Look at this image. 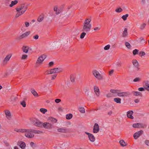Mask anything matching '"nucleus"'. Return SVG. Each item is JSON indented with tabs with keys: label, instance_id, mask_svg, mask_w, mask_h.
<instances>
[{
	"label": "nucleus",
	"instance_id": "1",
	"mask_svg": "<svg viewBox=\"0 0 149 149\" xmlns=\"http://www.w3.org/2000/svg\"><path fill=\"white\" fill-rule=\"evenodd\" d=\"M14 131L22 133H25V136L26 137L29 138H33L34 136L33 132V129L24 128H15L14 129Z\"/></svg>",
	"mask_w": 149,
	"mask_h": 149
},
{
	"label": "nucleus",
	"instance_id": "2",
	"mask_svg": "<svg viewBox=\"0 0 149 149\" xmlns=\"http://www.w3.org/2000/svg\"><path fill=\"white\" fill-rule=\"evenodd\" d=\"M27 9L26 6L22 5L18 6L15 8L17 13L15 15V17L18 18L19 16L23 14L26 12Z\"/></svg>",
	"mask_w": 149,
	"mask_h": 149
},
{
	"label": "nucleus",
	"instance_id": "3",
	"mask_svg": "<svg viewBox=\"0 0 149 149\" xmlns=\"http://www.w3.org/2000/svg\"><path fill=\"white\" fill-rule=\"evenodd\" d=\"M91 21V19L90 18H86L83 24L82 31L87 32L90 30L91 26V25L90 23Z\"/></svg>",
	"mask_w": 149,
	"mask_h": 149
},
{
	"label": "nucleus",
	"instance_id": "4",
	"mask_svg": "<svg viewBox=\"0 0 149 149\" xmlns=\"http://www.w3.org/2000/svg\"><path fill=\"white\" fill-rule=\"evenodd\" d=\"M30 120L35 125L39 127H42V123L38 119L36 118H31L30 119Z\"/></svg>",
	"mask_w": 149,
	"mask_h": 149
},
{
	"label": "nucleus",
	"instance_id": "5",
	"mask_svg": "<svg viewBox=\"0 0 149 149\" xmlns=\"http://www.w3.org/2000/svg\"><path fill=\"white\" fill-rule=\"evenodd\" d=\"M93 76L98 80H100L103 79L102 75L96 70H93L92 72Z\"/></svg>",
	"mask_w": 149,
	"mask_h": 149
},
{
	"label": "nucleus",
	"instance_id": "6",
	"mask_svg": "<svg viewBox=\"0 0 149 149\" xmlns=\"http://www.w3.org/2000/svg\"><path fill=\"white\" fill-rule=\"evenodd\" d=\"M62 71V70L60 68H56L51 69L49 71H47V74H49L60 72Z\"/></svg>",
	"mask_w": 149,
	"mask_h": 149
},
{
	"label": "nucleus",
	"instance_id": "7",
	"mask_svg": "<svg viewBox=\"0 0 149 149\" xmlns=\"http://www.w3.org/2000/svg\"><path fill=\"white\" fill-rule=\"evenodd\" d=\"M46 58L45 55H42L39 56L37 61L36 64L38 65H41L42 64L43 62Z\"/></svg>",
	"mask_w": 149,
	"mask_h": 149
},
{
	"label": "nucleus",
	"instance_id": "8",
	"mask_svg": "<svg viewBox=\"0 0 149 149\" xmlns=\"http://www.w3.org/2000/svg\"><path fill=\"white\" fill-rule=\"evenodd\" d=\"M132 127L134 128H142L146 127V125L144 124L139 123L134 124L132 125Z\"/></svg>",
	"mask_w": 149,
	"mask_h": 149
},
{
	"label": "nucleus",
	"instance_id": "9",
	"mask_svg": "<svg viewBox=\"0 0 149 149\" xmlns=\"http://www.w3.org/2000/svg\"><path fill=\"white\" fill-rule=\"evenodd\" d=\"M85 133L88 136L89 139L91 142H93L95 141V138L93 134L87 132H85Z\"/></svg>",
	"mask_w": 149,
	"mask_h": 149
},
{
	"label": "nucleus",
	"instance_id": "10",
	"mask_svg": "<svg viewBox=\"0 0 149 149\" xmlns=\"http://www.w3.org/2000/svg\"><path fill=\"white\" fill-rule=\"evenodd\" d=\"M143 131L141 130L135 133L133 135L134 139H137L138 138L143 134Z\"/></svg>",
	"mask_w": 149,
	"mask_h": 149
},
{
	"label": "nucleus",
	"instance_id": "11",
	"mask_svg": "<svg viewBox=\"0 0 149 149\" xmlns=\"http://www.w3.org/2000/svg\"><path fill=\"white\" fill-rule=\"evenodd\" d=\"M132 63L133 65L134 66L135 70L136 71H139V63L136 60H133Z\"/></svg>",
	"mask_w": 149,
	"mask_h": 149
},
{
	"label": "nucleus",
	"instance_id": "12",
	"mask_svg": "<svg viewBox=\"0 0 149 149\" xmlns=\"http://www.w3.org/2000/svg\"><path fill=\"white\" fill-rule=\"evenodd\" d=\"M99 130L98 125L97 123H95L93 127V132L94 133H96L99 131Z\"/></svg>",
	"mask_w": 149,
	"mask_h": 149
},
{
	"label": "nucleus",
	"instance_id": "13",
	"mask_svg": "<svg viewBox=\"0 0 149 149\" xmlns=\"http://www.w3.org/2000/svg\"><path fill=\"white\" fill-rule=\"evenodd\" d=\"M11 57V55L10 54H8L6 56V57L4 58L3 62V65L6 64L7 62L9 61L10 58Z\"/></svg>",
	"mask_w": 149,
	"mask_h": 149
},
{
	"label": "nucleus",
	"instance_id": "14",
	"mask_svg": "<svg viewBox=\"0 0 149 149\" xmlns=\"http://www.w3.org/2000/svg\"><path fill=\"white\" fill-rule=\"evenodd\" d=\"M52 125L49 123H43L42 126H43L45 128L49 129L52 127Z\"/></svg>",
	"mask_w": 149,
	"mask_h": 149
},
{
	"label": "nucleus",
	"instance_id": "15",
	"mask_svg": "<svg viewBox=\"0 0 149 149\" xmlns=\"http://www.w3.org/2000/svg\"><path fill=\"white\" fill-rule=\"evenodd\" d=\"M17 145L19 146L22 149H24L26 147V144L25 143L22 141H19L17 143Z\"/></svg>",
	"mask_w": 149,
	"mask_h": 149
},
{
	"label": "nucleus",
	"instance_id": "16",
	"mask_svg": "<svg viewBox=\"0 0 149 149\" xmlns=\"http://www.w3.org/2000/svg\"><path fill=\"white\" fill-rule=\"evenodd\" d=\"M143 87L145 90L149 91V81H146L144 82Z\"/></svg>",
	"mask_w": 149,
	"mask_h": 149
},
{
	"label": "nucleus",
	"instance_id": "17",
	"mask_svg": "<svg viewBox=\"0 0 149 149\" xmlns=\"http://www.w3.org/2000/svg\"><path fill=\"white\" fill-rule=\"evenodd\" d=\"M128 93L126 92H119V91L118 93L117 96L120 97H124L127 95Z\"/></svg>",
	"mask_w": 149,
	"mask_h": 149
},
{
	"label": "nucleus",
	"instance_id": "18",
	"mask_svg": "<svg viewBox=\"0 0 149 149\" xmlns=\"http://www.w3.org/2000/svg\"><path fill=\"white\" fill-rule=\"evenodd\" d=\"M133 112L132 111H129L127 113V116L128 118H130L131 119H134V117L132 116L133 115Z\"/></svg>",
	"mask_w": 149,
	"mask_h": 149
},
{
	"label": "nucleus",
	"instance_id": "19",
	"mask_svg": "<svg viewBox=\"0 0 149 149\" xmlns=\"http://www.w3.org/2000/svg\"><path fill=\"white\" fill-rule=\"evenodd\" d=\"M5 113L6 118L8 120H10L11 118V115L10 112L8 110L5 111Z\"/></svg>",
	"mask_w": 149,
	"mask_h": 149
},
{
	"label": "nucleus",
	"instance_id": "20",
	"mask_svg": "<svg viewBox=\"0 0 149 149\" xmlns=\"http://www.w3.org/2000/svg\"><path fill=\"white\" fill-rule=\"evenodd\" d=\"M132 93L133 95L135 96H139L140 97H142L143 96L142 93L139 91H133L132 92Z\"/></svg>",
	"mask_w": 149,
	"mask_h": 149
},
{
	"label": "nucleus",
	"instance_id": "21",
	"mask_svg": "<svg viewBox=\"0 0 149 149\" xmlns=\"http://www.w3.org/2000/svg\"><path fill=\"white\" fill-rule=\"evenodd\" d=\"M29 34V33L26 32L20 36L19 38V39H22L27 37Z\"/></svg>",
	"mask_w": 149,
	"mask_h": 149
},
{
	"label": "nucleus",
	"instance_id": "22",
	"mask_svg": "<svg viewBox=\"0 0 149 149\" xmlns=\"http://www.w3.org/2000/svg\"><path fill=\"white\" fill-rule=\"evenodd\" d=\"M94 90L95 93L97 96H99L100 95L99 89L97 87L94 86Z\"/></svg>",
	"mask_w": 149,
	"mask_h": 149
},
{
	"label": "nucleus",
	"instance_id": "23",
	"mask_svg": "<svg viewBox=\"0 0 149 149\" xmlns=\"http://www.w3.org/2000/svg\"><path fill=\"white\" fill-rule=\"evenodd\" d=\"M57 131L59 132L65 133L67 132V130L65 128H60L58 129Z\"/></svg>",
	"mask_w": 149,
	"mask_h": 149
},
{
	"label": "nucleus",
	"instance_id": "24",
	"mask_svg": "<svg viewBox=\"0 0 149 149\" xmlns=\"http://www.w3.org/2000/svg\"><path fill=\"white\" fill-rule=\"evenodd\" d=\"M128 35L127 29V28H125L123 32L122 36L123 37H125L127 36Z\"/></svg>",
	"mask_w": 149,
	"mask_h": 149
},
{
	"label": "nucleus",
	"instance_id": "25",
	"mask_svg": "<svg viewBox=\"0 0 149 149\" xmlns=\"http://www.w3.org/2000/svg\"><path fill=\"white\" fill-rule=\"evenodd\" d=\"M48 120L50 122H52L53 123H56L57 121V120L56 118L52 117L49 118Z\"/></svg>",
	"mask_w": 149,
	"mask_h": 149
},
{
	"label": "nucleus",
	"instance_id": "26",
	"mask_svg": "<svg viewBox=\"0 0 149 149\" xmlns=\"http://www.w3.org/2000/svg\"><path fill=\"white\" fill-rule=\"evenodd\" d=\"M31 91L33 96L35 97H38L39 96L38 93L34 89H31Z\"/></svg>",
	"mask_w": 149,
	"mask_h": 149
},
{
	"label": "nucleus",
	"instance_id": "27",
	"mask_svg": "<svg viewBox=\"0 0 149 149\" xmlns=\"http://www.w3.org/2000/svg\"><path fill=\"white\" fill-rule=\"evenodd\" d=\"M18 3V1L17 0H15L14 1H12L11 3L9 5V6L10 7H12L14 5Z\"/></svg>",
	"mask_w": 149,
	"mask_h": 149
},
{
	"label": "nucleus",
	"instance_id": "28",
	"mask_svg": "<svg viewBox=\"0 0 149 149\" xmlns=\"http://www.w3.org/2000/svg\"><path fill=\"white\" fill-rule=\"evenodd\" d=\"M79 111L82 113H85V109L84 108L82 107H80L78 108Z\"/></svg>",
	"mask_w": 149,
	"mask_h": 149
},
{
	"label": "nucleus",
	"instance_id": "29",
	"mask_svg": "<svg viewBox=\"0 0 149 149\" xmlns=\"http://www.w3.org/2000/svg\"><path fill=\"white\" fill-rule=\"evenodd\" d=\"M114 101L117 103L120 104L121 103V99L117 97L114 98Z\"/></svg>",
	"mask_w": 149,
	"mask_h": 149
},
{
	"label": "nucleus",
	"instance_id": "30",
	"mask_svg": "<svg viewBox=\"0 0 149 149\" xmlns=\"http://www.w3.org/2000/svg\"><path fill=\"white\" fill-rule=\"evenodd\" d=\"M28 47H27L24 46L22 48V50L24 52L27 53H28L29 49Z\"/></svg>",
	"mask_w": 149,
	"mask_h": 149
},
{
	"label": "nucleus",
	"instance_id": "31",
	"mask_svg": "<svg viewBox=\"0 0 149 149\" xmlns=\"http://www.w3.org/2000/svg\"><path fill=\"white\" fill-rule=\"evenodd\" d=\"M119 143L120 145L122 146H125L127 145L126 143L123 140L120 141Z\"/></svg>",
	"mask_w": 149,
	"mask_h": 149
},
{
	"label": "nucleus",
	"instance_id": "32",
	"mask_svg": "<svg viewBox=\"0 0 149 149\" xmlns=\"http://www.w3.org/2000/svg\"><path fill=\"white\" fill-rule=\"evenodd\" d=\"M75 75L74 74H71L70 76V79L71 82H74L75 81Z\"/></svg>",
	"mask_w": 149,
	"mask_h": 149
},
{
	"label": "nucleus",
	"instance_id": "33",
	"mask_svg": "<svg viewBox=\"0 0 149 149\" xmlns=\"http://www.w3.org/2000/svg\"><path fill=\"white\" fill-rule=\"evenodd\" d=\"M72 117V114L70 113L68 114H67L66 115V118L67 119L70 120Z\"/></svg>",
	"mask_w": 149,
	"mask_h": 149
},
{
	"label": "nucleus",
	"instance_id": "34",
	"mask_svg": "<svg viewBox=\"0 0 149 149\" xmlns=\"http://www.w3.org/2000/svg\"><path fill=\"white\" fill-rule=\"evenodd\" d=\"M128 16L129 15L127 14L125 15H123L122 17L121 18L124 21H125L127 19V18L128 17Z\"/></svg>",
	"mask_w": 149,
	"mask_h": 149
},
{
	"label": "nucleus",
	"instance_id": "35",
	"mask_svg": "<svg viewBox=\"0 0 149 149\" xmlns=\"http://www.w3.org/2000/svg\"><path fill=\"white\" fill-rule=\"evenodd\" d=\"M146 24L145 23H143L140 26V29L141 30H143L145 27Z\"/></svg>",
	"mask_w": 149,
	"mask_h": 149
},
{
	"label": "nucleus",
	"instance_id": "36",
	"mask_svg": "<svg viewBox=\"0 0 149 149\" xmlns=\"http://www.w3.org/2000/svg\"><path fill=\"white\" fill-rule=\"evenodd\" d=\"M118 91V90H114V89H111L110 91L111 93H113L114 94H116V95H117Z\"/></svg>",
	"mask_w": 149,
	"mask_h": 149
},
{
	"label": "nucleus",
	"instance_id": "37",
	"mask_svg": "<svg viewBox=\"0 0 149 149\" xmlns=\"http://www.w3.org/2000/svg\"><path fill=\"white\" fill-rule=\"evenodd\" d=\"M123 9L121 8H119L116 9L115 10V12L117 13H121L123 11Z\"/></svg>",
	"mask_w": 149,
	"mask_h": 149
},
{
	"label": "nucleus",
	"instance_id": "38",
	"mask_svg": "<svg viewBox=\"0 0 149 149\" xmlns=\"http://www.w3.org/2000/svg\"><path fill=\"white\" fill-rule=\"evenodd\" d=\"M16 99L17 97H11L9 99V101L10 102H14Z\"/></svg>",
	"mask_w": 149,
	"mask_h": 149
},
{
	"label": "nucleus",
	"instance_id": "39",
	"mask_svg": "<svg viewBox=\"0 0 149 149\" xmlns=\"http://www.w3.org/2000/svg\"><path fill=\"white\" fill-rule=\"evenodd\" d=\"M125 45L126 46L128 49H130L131 47V46L130 44L128 42H125Z\"/></svg>",
	"mask_w": 149,
	"mask_h": 149
},
{
	"label": "nucleus",
	"instance_id": "40",
	"mask_svg": "<svg viewBox=\"0 0 149 149\" xmlns=\"http://www.w3.org/2000/svg\"><path fill=\"white\" fill-rule=\"evenodd\" d=\"M86 35V33L85 32H82L80 35V38L81 39L83 38Z\"/></svg>",
	"mask_w": 149,
	"mask_h": 149
},
{
	"label": "nucleus",
	"instance_id": "41",
	"mask_svg": "<svg viewBox=\"0 0 149 149\" xmlns=\"http://www.w3.org/2000/svg\"><path fill=\"white\" fill-rule=\"evenodd\" d=\"M40 111L43 113H45L46 112H47V110L44 108H41L40 109Z\"/></svg>",
	"mask_w": 149,
	"mask_h": 149
},
{
	"label": "nucleus",
	"instance_id": "42",
	"mask_svg": "<svg viewBox=\"0 0 149 149\" xmlns=\"http://www.w3.org/2000/svg\"><path fill=\"white\" fill-rule=\"evenodd\" d=\"M21 104L23 107H25L26 106V104L25 102L24 101H22L20 102Z\"/></svg>",
	"mask_w": 149,
	"mask_h": 149
},
{
	"label": "nucleus",
	"instance_id": "43",
	"mask_svg": "<svg viewBox=\"0 0 149 149\" xmlns=\"http://www.w3.org/2000/svg\"><path fill=\"white\" fill-rule=\"evenodd\" d=\"M141 80V78L139 77H136L135 79H134V80L133 81L134 82H139Z\"/></svg>",
	"mask_w": 149,
	"mask_h": 149
},
{
	"label": "nucleus",
	"instance_id": "44",
	"mask_svg": "<svg viewBox=\"0 0 149 149\" xmlns=\"http://www.w3.org/2000/svg\"><path fill=\"white\" fill-rule=\"evenodd\" d=\"M139 50L137 49H135L133 51V54L134 55H135L138 54Z\"/></svg>",
	"mask_w": 149,
	"mask_h": 149
},
{
	"label": "nucleus",
	"instance_id": "45",
	"mask_svg": "<svg viewBox=\"0 0 149 149\" xmlns=\"http://www.w3.org/2000/svg\"><path fill=\"white\" fill-rule=\"evenodd\" d=\"M33 133L36 134H40L42 132V131H40L39 130H33Z\"/></svg>",
	"mask_w": 149,
	"mask_h": 149
},
{
	"label": "nucleus",
	"instance_id": "46",
	"mask_svg": "<svg viewBox=\"0 0 149 149\" xmlns=\"http://www.w3.org/2000/svg\"><path fill=\"white\" fill-rule=\"evenodd\" d=\"M43 19V17L42 16H40L38 19V21L39 22H41Z\"/></svg>",
	"mask_w": 149,
	"mask_h": 149
},
{
	"label": "nucleus",
	"instance_id": "47",
	"mask_svg": "<svg viewBox=\"0 0 149 149\" xmlns=\"http://www.w3.org/2000/svg\"><path fill=\"white\" fill-rule=\"evenodd\" d=\"M139 56H142L145 55L146 54L144 52H140L139 53Z\"/></svg>",
	"mask_w": 149,
	"mask_h": 149
},
{
	"label": "nucleus",
	"instance_id": "48",
	"mask_svg": "<svg viewBox=\"0 0 149 149\" xmlns=\"http://www.w3.org/2000/svg\"><path fill=\"white\" fill-rule=\"evenodd\" d=\"M110 47V45H108L104 47V49L105 50H108L109 49Z\"/></svg>",
	"mask_w": 149,
	"mask_h": 149
},
{
	"label": "nucleus",
	"instance_id": "49",
	"mask_svg": "<svg viewBox=\"0 0 149 149\" xmlns=\"http://www.w3.org/2000/svg\"><path fill=\"white\" fill-rule=\"evenodd\" d=\"M28 56L26 55H23L21 58V59H22L24 60L26 59L27 57Z\"/></svg>",
	"mask_w": 149,
	"mask_h": 149
},
{
	"label": "nucleus",
	"instance_id": "50",
	"mask_svg": "<svg viewBox=\"0 0 149 149\" xmlns=\"http://www.w3.org/2000/svg\"><path fill=\"white\" fill-rule=\"evenodd\" d=\"M145 88L144 87H140L138 88V90L140 91H144L145 90Z\"/></svg>",
	"mask_w": 149,
	"mask_h": 149
},
{
	"label": "nucleus",
	"instance_id": "51",
	"mask_svg": "<svg viewBox=\"0 0 149 149\" xmlns=\"http://www.w3.org/2000/svg\"><path fill=\"white\" fill-rule=\"evenodd\" d=\"M33 39H34L35 40H37L39 38V36L37 34L36 35L33 36Z\"/></svg>",
	"mask_w": 149,
	"mask_h": 149
},
{
	"label": "nucleus",
	"instance_id": "52",
	"mask_svg": "<svg viewBox=\"0 0 149 149\" xmlns=\"http://www.w3.org/2000/svg\"><path fill=\"white\" fill-rule=\"evenodd\" d=\"M106 96L108 97H110L113 96V94L111 93H109Z\"/></svg>",
	"mask_w": 149,
	"mask_h": 149
},
{
	"label": "nucleus",
	"instance_id": "53",
	"mask_svg": "<svg viewBox=\"0 0 149 149\" xmlns=\"http://www.w3.org/2000/svg\"><path fill=\"white\" fill-rule=\"evenodd\" d=\"M139 39L140 40V42H141L142 41H143V43H145L146 42L145 41V40L143 38H140Z\"/></svg>",
	"mask_w": 149,
	"mask_h": 149
},
{
	"label": "nucleus",
	"instance_id": "54",
	"mask_svg": "<svg viewBox=\"0 0 149 149\" xmlns=\"http://www.w3.org/2000/svg\"><path fill=\"white\" fill-rule=\"evenodd\" d=\"M145 144L147 146H149V141L148 140H146L145 141Z\"/></svg>",
	"mask_w": 149,
	"mask_h": 149
},
{
	"label": "nucleus",
	"instance_id": "55",
	"mask_svg": "<svg viewBox=\"0 0 149 149\" xmlns=\"http://www.w3.org/2000/svg\"><path fill=\"white\" fill-rule=\"evenodd\" d=\"M55 101L56 103H58L61 101V100L58 99H56V100H55Z\"/></svg>",
	"mask_w": 149,
	"mask_h": 149
},
{
	"label": "nucleus",
	"instance_id": "56",
	"mask_svg": "<svg viewBox=\"0 0 149 149\" xmlns=\"http://www.w3.org/2000/svg\"><path fill=\"white\" fill-rule=\"evenodd\" d=\"M57 76V75L56 74H54L52 75V80H54L55 79Z\"/></svg>",
	"mask_w": 149,
	"mask_h": 149
},
{
	"label": "nucleus",
	"instance_id": "57",
	"mask_svg": "<svg viewBox=\"0 0 149 149\" xmlns=\"http://www.w3.org/2000/svg\"><path fill=\"white\" fill-rule=\"evenodd\" d=\"M100 28L99 27H97L95 28L94 30L95 31H97L100 30Z\"/></svg>",
	"mask_w": 149,
	"mask_h": 149
},
{
	"label": "nucleus",
	"instance_id": "58",
	"mask_svg": "<svg viewBox=\"0 0 149 149\" xmlns=\"http://www.w3.org/2000/svg\"><path fill=\"white\" fill-rule=\"evenodd\" d=\"M63 108L61 107H59L58 108V111H63Z\"/></svg>",
	"mask_w": 149,
	"mask_h": 149
},
{
	"label": "nucleus",
	"instance_id": "59",
	"mask_svg": "<svg viewBox=\"0 0 149 149\" xmlns=\"http://www.w3.org/2000/svg\"><path fill=\"white\" fill-rule=\"evenodd\" d=\"M11 0H6L5 1V3L6 5L9 3Z\"/></svg>",
	"mask_w": 149,
	"mask_h": 149
},
{
	"label": "nucleus",
	"instance_id": "60",
	"mask_svg": "<svg viewBox=\"0 0 149 149\" xmlns=\"http://www.w3.org/2000/svg\"><path fill=\"white\" fill-rule=\"evenodd\" d=\"M25 24L26 27H28L29 26V23L27 22H25Z\"/></svg>",
	"mask_w": 149,
	"mask_h": 149
},
{
	"label": "nucleus",
	"instance_id": "61",
	"mask_svg": "<svg viewBox=\"0 0 149 149\" xmlns=\"http://www.w3.org/2000/svg\"><path fill=\"white\" fill-rule=\"evenodd\" d=\"M54 64V63L53 61H51L50 62L49 64V65L50 66L53 65Z\"/></svg>",
	"mask_w": 149,
	"mask_h": 149
},
{
	"label": "nucleus",
	"instance_id": "62",
	"mask_svg": "<svg viewBox=\"0 0 149 149\" xmlns=\"http://www.w3.org/2000/svg\"><path fill=\"white\" fill-rule=\"evenodd\" d=\"M113 112L111 110L108 112V114L109 115H111L112 113Z\"/></svg>",
	"mask_w": 149,
	"mask_h": 149
},
{
	"label": "nucleus",
	"instance_id": "63",
	"mask_svg": "<svg viewBox=\"0 0 149 149\" xmlns=\"http://www.w3.org/2000/svg\"><path fill=\"white\" fill-rule=\"evenodd\" d=\"M114 72V71L113 70H111L109 72V74L110 75H111Z\"/></svg>",
	"mask_w": 149,
	"mask_h": 149
},
{
	"label": "nucleus",
	"instance_id": "64",
	"mask_svg": "<svg viewBox=\"0 0 149 149\" xmlns=\"http://www.w3.org/2000/svg\"><path fill=\"white\" fill-rule=\"evenodd\" d=\"M54 10L55 11H57V6H55L54 8Z\"/></svg>",
	"mask_w": 149,
	"mask_h": 149
}]
</instances>
